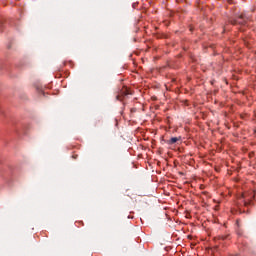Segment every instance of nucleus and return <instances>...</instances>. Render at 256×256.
Wrapping results in <instances>:
<instances>
[{
	"mask_svg": "<svg viewBox=\"0 0 256 256\" xmlns=\"http://www.w3.org/2000/svg\"><path fill=\"white\" fill-rule=\"evenodd\" d=\"M253 197L254 196H251L250 198H247V193H243L242 194V198L245 199L244 200V205H251V201H253Z\"/></svg>",
	"mask_w": 256,
	"mask_h": 256,
	"instance_id": "f257e3e1",
	"label": "nucleus"
},
{
	"mask_svg": "<svg viewBox=\"0 0 256 256\" xmlns=\"http://www.w3.org/2000/svg\"><path fill=\"white\" fill-rule=\"evenodd\" d=\"M179 139L181 138H177V137H172L170 140H168V145H175V143H177V141H179Z\"/></svg>",
	"mask_w": 256,
	"mask_h": 256,
	"instance_id": "f03ea898",
	"label": "nucleus"
},
{
	"mask_svg": "<svg viewBox=\"0 0 256 256\" xmlns=\"http://www.w3.org/2000/svg\"><path fill=\"white\" fill-rule=\"evenodd\" d=\"M78 155L77 154H73L72 155V159H77Z\"/></svg>",
	"mask_w": 256,
	"mask_h": 256,
	"instance_id": "7ed1b4c3",
	"label": "nucleus"
}]
</instances>
